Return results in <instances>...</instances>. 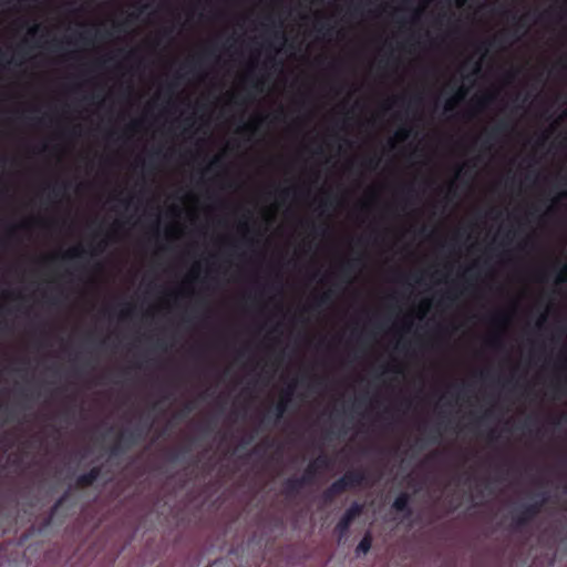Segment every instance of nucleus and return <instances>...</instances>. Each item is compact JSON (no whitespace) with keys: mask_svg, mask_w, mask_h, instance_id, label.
Segmentation results:
<instances>
[{"mask_svg":"<svg viewBox=\"0 0 567 567\" xmlns=\"http://www.w3.org/2000/svg\"><path fill=\"white\" fill-rule=\"evenodd\" d=\"M367 480V474L363 470L347 471L338 481L344 487V491L361 486Z\"/></svg>","mask_w":567,"mask_h":567,"instance_id":"obj_5","label":"nucleus"},{"mask_svg":"<svg viewBox=\"0 0 567 567\" xmlns=\"http://www.w3.org/2000/svg\"><path fill=\"white\" fill-rule=\"evenodd\" d=\"M66 187H68L66 183L56 184V185L52 186L51 193L58 197L66 189Z\"/></svg>","mask_w":567,"mask_h":567,"instance_id":"obj_20","label":"nucleus"},{"mask_svg":"<svg viewBox=\"0 0 567 567\" xmlns=\"http://www.w3.org/2000/svg\"><path fill=\"white\" fill-rule=\"evenodd\" d=\"M550 14V11H547L545 14H543L542 17H546V16H549Z\"/></svg>","mask_w":567,"mask_h":567,"instance_id":"obj_44","label":"nucleus"},{"mask_svg":"<svg viewBox=\"0 0 567 567\" xmlns=\"http://www.w3.org/2000/svg\"><path fill=\"white\" fill-rule=\"evenodd\" d=\"M378 164H379V158H377V157H370V158H368V159L365 161V165H367L369 168H371V169L377 168Z\"/></svg>","mask_w":567,"mask_h":567,"instance_id":"obj_23","label":"nucleus"},{"mask_svg":"<svg viewBox=\"0 0 567 567\" xmlns=\"http://www.w3.org/2000/svg\"><path fill=\"white\" fill-rule=\"evenodd\" d=\"M306 485V477H289L284 482V494L287 497H295Z\"/></svg>","mask_w":567,"mask_h":567,"instance_id":"obj_7","label":"nucleus"},{"mask_svg":"<svg viewBox=\"0 0 567 567\" xmlns=\"http://www.w3.org/2000/svg\"><path fill=\"white\" fill-rule=\"evenodd\" d=\"M320 206H321V207H329V206H332V202H331V200H323V202H321Z\"/></svg>","mask_w":567,"mask_h":567,"instance_id":"obj_32","label":"nucleus"},{"mask_svg":"<svg viewBox=\"0 0 567 567\" xmlns=\"http://www.w3.org/2000/svg\"><path fill=\"white\" fill-rule=\"evenodd\" d=\"M503 42H505V34H501L498 37H495L492 41L488 42V45H494V44H502ZM478 51H481L482 53H485L487 51V43H482L478 45L477 48Z\"/></svg>","mask_w":567,"mask_h":567,"instance_id":"obj_17","label":"nucleus"},{"mask_svg":"<svg viewBox=\"0 0 567 567\" xmlns=\"http://www.w3.org/2000/svg\"><path fill=\"white\" fill-rule=\"evenodd\" d=\"M561 198H567V190L560 194Z\"/></svg>","mask_w":567,"mask_h":567,"instance_id":"obj_41","label":"nucleus"},{"mask_svg":"<svg viewBox=\"0 0 567 567\" xmlns=\"http://www.w3.org/2000/svg\"><path fill=\"white\" fill-rule=\"evenodd\" d=\"M140 435H137L136 431H125L121 432L116 442L111 446L110 453L112 456H116L122 454L125 450L133 446Z\"/></svg>","mask_w":567,"mask_h":567,"instance_id":"obj_4","label":"nucleus"},{"mask_svg":"<svg viewBox=\"0 0 567 567\" xmlns=\"http://www.w3.org/2000/svg\"><path fill=\"white\" fill-rule=\"evenodd\" d=\"M104 248H105V243H104V241H101V243H99V244L94 247L93 252H94V254H100V252H102V251L104 250Z\"/></svg>","mask_w":567,"mask_h":567,"instance_id":"obj_25","label":"nucleus"},{"mask_svg":"<svg viewBox=\"0 0 567 567\" xmlns=\"http://www.w3.org/2000/svg\"><path fill=\"white\" fill-rule=\"evenodd\" d=\"M363 504L359 502H353L346 509V512L343 513V515L336 525V532L338 533L339 538H342L348 534L352 522L363 513Z\"/></svg>","mask_w":567,"mask_h":567,"instance_id":"obj_2","label":"nucleus"},{"mask_svg":"<svg viewBox=\"0 0 567 567\" xmlns=\"http://www.w3.org/2000/svg\"><path fill=\"white\" fill-rule=\"evenodd\" d=\"M344 492V487L338 480H336L328 488L323 491L321 497L324 504H331L338 495H341Z\"/></svg>","mask_w":567,"mask_h":567,"instance_id":"obj_9","label":"nucleus"},{"mask_svg":"<svg viewBox=\"0 0 567 567\" xmlns=\"http://www.w3.org/2000/svg\"><path fill=\"white\" fill-rule=\"evenodd\" d=\"M540 496V499L523 505L513 514V524L516 528L525 527L542 512L547 497L545 493H542Z\"/></svg>","mask_w":567,"mask_h":567,"instance_id":"obj_1","label":"nucleus"},{"mask_svg":"<svg viewBox=\"0 0 567 567\" xmlns=\"http://www.w3.org/2000/svg\"><path fill=\"white\" fill-rule=\"evenodd\" d=\"M331 296H332V291L331 290L322 293L321 296L316 298L313 306L317 308V307H321L323 305L329 303L331 301Z\"/></svg>","mask_w":567,"mask_h":567,"instance_id":"obj_18","label":"nucleus"},{"mask_svg":"<svg viewBox=\"0 0 567 567\" xmlns=\"http://www.w3.org/2000/svg\"><path fill=\"white\" fill-rule=\"evenodd\" d=\"M467 93H468V90L465 86H463V85L460 86L457 89V91L455 92V94L446 101L445 111L446 112L453 111L456 107V105L465 99Z\"/></svg>","mask_w":567,"mask_h":567,"instance_id":"obj_10","label":"nucleus"},{"mask_svg":"<svg viewBox=\"0 0 567 567\" xmlns=\"http://www.w3.org/2000/svg\"><path fill=\"white\" fill-rule=\"evenodd\" d=\"M254 128H255V124L254 123H248V124H245L243 126L244 131H252Z\"/></svg>","mask_w":567,"mask_h":567,"instance_id":"obj_30","label":"nucleus"},{"mask_svg":"<svg viewBox=\"0 0 567 567\" xmlns=\"http://www.w3.org/2000/svg\"><path fill=\"white\" fill-rule=\"evenodd\" d=\"M493 321L495 322H504L505 321V316L504 315H496L493 317Z\"/></svg>","mask_w":567,"mask_h":567,"instance_id":"obj_26","label":"nucleus"},{"mask_svg":"<svg viewBox=\"0 0 567 567\" xmlns=\"http://www.w3.org/2000/svg\"><path fill=\"white\" fill-rule=\"evenodd\" d=\"M251 74H252V73H251V71L249 70V72H248V74H247V78H249V79H250Z\"/></svg>","mask_w":567,"mask_h":567,"instance_id":"obj_45","label":"nucleus"},{"mask_svg":"<svg viewBox=\"0 0 567 567\" xmlns=\"http://www.w3.org/2000/svg\"><path fill=\"white\" fill-rule=\"evenodd\" d=\"M445 298H446V299H451V300L453 299V298L451 297V295H450V293H447V295L445 296Z\"/></svg>","mask_w":567,"mask_h":567,"instance_id":"obj_43","label":"nucleus"},{"mask_svg":"<svg viewBox=\"0 0 567 567\" xmlns=\"http://www.w3.org/2000/svg\"><path fill=\"white\" fill-rule=\"evenodd\" d=\"M492 99H493V96H492V95L485 96V97H483L482 100H480V103H481L482 105H485V104H487L488 102H491V101H492Z\"/></svg>","mask_w":567,"mask_h":567,"instance_id":"obj_29","label":"nucleus"},{"mask_svg":"<svg viewBox=\"0 0 567 567\" xmlns=\"http://www.w3.org/2000/svg\"><path fill=\"white\" fill-rule=\"evenodd\" d=\"M193 409H194L193 404L192 403H187L185 405V413H189L190 411H193Z\"/></svg>","mask_w":567,"mask_h":567,"instance_id":"obj_33","label":"nucleus"},{"mask_svg":"<svg viewBox=\"0 0 567 567\" xmlns=\"http://www.w3.org/2000/svg\"><path fill=\"white\" fill-rule=\"evenodd\" d=\"M410 135H411V130L408 128V127H401L395 133L396 138L400 140V141L408 140L410 137Z\"/></svg>","mask_w":567,"mask_h":567,"instance_id":"obj_19","label":"nucleus"},{"mask_svg":"<svg viewBox=\"0 0 567 567\" xmlns=\"http://www.w3.org/2000/svg\"><path fill=\"white\" fill-rule=\"evenodd\" d=\"M358 260L359 259H353L341 264L340 276L342 277V279H344L346 281L350 280L353 270L357 268Z\"/></svg>","mask_w":567,"mask_h":567,"instance_id":"obj_13","label":"nucleus"},{"mask_svg":"<svg viewBox=\"0 0 567 567\" xmlns=\"http://www.w3.org/2000/svg\"><path fill=\"white\" fill-rule=\"evenodd\" d=\"M518 24H519V25H524V18H519V20H518Z\"/></svg>","mask_w":567,"mask_h":567,"instance_id":"obj_40","label":"nucleus"},{"mask_svg":"<svg viewBox=\"0 0 567 567\" xmlns=\"http://www.w3.org/2000/svg\"><path fill=\"white\" fill-rule=\"evenodd\" d=\"M547 136L546 135H543L539 141H538V145H543L544 142L546 141Z\"/></svg>","mask_w":567,"mask_h":567,"instance_id":"obj_37","label":"nucleus"},{"mask_svg":"<svg viewBox=\"0 0 567 567\" xmlns=\"http://www.w3.org/2000/svg\"><path fill=\"white\" fill-rule=\"evenodd\" d=\"M311 464H315L317 471L326 470L330 466V460L327 455L321 454Z\"/></svg>","mask_w":567,"mask_h":567,"instance_id":"obj_15","label":"nucleus"},{"mask_svg":"<svg viewBox=\"0 0 567 567\" xmlns=\"http://www.w3.org/2000/svg\"><path fill=\"white\" fill-rule=\"evenodd\" d=\"M130 313V309L127 311L121 312V319L123 320Z\"/></svg>","mask_w":567,"mask_h":567,"instance_id":"obj_38","label":"nucleus"},{"mask_svg":"<svg viewBox=\"0 0 567 567\" xmlns=\"http://www.w3.org/2000/svg\"><path fill=\"white\" fill-rule=\"evenodd\" d=\"M38 29H39V25H37V24H35V25H33V27L29 30V33H30V34H34V33L38 31Z\"/></svg>","mask_w":567,"mask_h":567,"instance_id":"obj_34","label":"nucleus"},{"mask_svg":"<svg viewBox=\"0 0 567 567\" xmlns=\"http://www.w3.org/2000/svg\"><path fill=\"white\" fill-rule=\"evenodd\" d=\"M293 385H289L281 394L280 401L268 411L265 415L264 420L269 421L271 416H274V421H279L287 411L288 403L291 400V395L293 393Z\"/></svg>","mask_w":567,"mask_h":567,"instance_id":"obj_3","label":"nucleus"},{"mask_svg":"<svg viewBox=\"0 0 567 567\" xmlns=\"http://www.w3.org/2000/svg\"><path fill=\"white\" fill-rule=\"evenodd\" d=\"M467 0H456L457 7H463Z\"/></svg>","mask_w":567,"mask_h":567,"instance_id":"obj_36","label":"nucleus"},{"mask_svg":"<svg viewBox=\"0 0 567 567\" xmlns=\"http://www.w3.org/2000/svg\"><path fill=\"white\" fill-rule=\"evenodd\" d=\"M259 84H260V81H256V82H254L252 86H254L256 90H258V91H259V90H260V89H259Z\"/></svg>","mask_w":567,"mask_h":567,"instance_id":"obj_39","label":"nucleus"},{"mask_svg":"<svg viewBox=\"0 0 567 567\" xmlns=\"http://www.w3.org/2000/svg\"><path fill=\"white\" fill-rule=\"evenodd\" d=\"M279 195H280L281 198L286 199L290 195V190L289 189H281Z\"/></svg>","mask_w":567,"mask_h":567,"instance_id":"obj_28","label":"nucleus"},{"mask_svg":"<svg viewBox=\"0 0 567 567\" xmlns=\"http://www.w3.org/2000/svg\"><path fill=\"white\" fill-rule=\"evenodd\" d=\"M422 308H423V311L429 310V308H430V303H429L427 301L423 302V303H422Z\"/></svg>","mask_w":567,"mask_h":567,"instance_id":"obj_35","label":"nucleus"},{"mask_svg":"<svg viewBox=\"0 0 567 567\" xmlns=\"http://www.w3.org/2000/svg\"><path fill=\"white\" fill-rule=\"evenodd\" d=\"M317 473L318 471L316 470L315 464L310 463L300 477H306V485H310L313 483Z\"/></svg>","mask_w":567,"mask_h":567,"instance_id":"obj_14","label":"nucleus"},{"mask_svg":"<svg viewBox=\"0 0 567 567\" xmlns=\"http://www.w3.org/2000/svg\"><path fill=\"white\" fill-rule=\"evenodd\" d=\"M274 37H275V39H278L280 42H282V41L285 40V35H284V33H282V32H278V31H276V32L274 33Z\"/></svg>","mask_w":567,"mask_h":567,"instance_id":"obj_27","label":"nucleus"},{"mask_svg":"<svg viewBox=\"0 0 567 567\" xmlns=\"http://www.w3.org/2000/svg\"><path fill=\"white\" fill-rule=\"evenodd\" d=\"M371 546H372V535L370 532H367L355 548L357 555L358 556H360L362 554L365 555L371 549Z\"/></svg>","mask_w":567,"mask_h":567,"instance_id":"obj_12","label":"nucleus"},{"mask_svg":"<svg viewBox=\"0 0 567 567\" xmlns=\"http://www.w3.org/2000/svg\"><path fill=\"white\" fill-rule=\"evenodd\" d=\"M489 344L493 347V348H499L502 346V340L498 336L496 337H493L491 340H489Z\"/></svg>","mask_w":567,"mask_h":567,"instance_id":"obj_24","label":"nucleus"},{"mask_svg":"<svg viewBox=\"0 0 567 567\" xmlns=\"http://www.w3.org/2000/svg\"><path fill=\"white\" fill-rule=\"evenodd\" d=\"M210 53H213V50H210V49L206 50V54L207 55L210 54Z\"/></svg>","mask_w":567,"mask_h":567,"instance_id":"obj_42","label":"nucleus"},{"mask_svg":"<svg viewBox=\"0 0 567 567\" xmlns=\"http://www.w3.org/2000/svg\"><path fill=\"white\" fill-rule=\"evenodd\" d=\"M411 496L406 492H401L392 503V508L398 513H403L406 517L412 515L410 506Z\"/></svg>","mask_w":567,"mask_h":567,"instance_id":"obj_8","label":"nucleus"},{"mask_svg":"<svg viewBox=\"0 0 567 567\" xmlns=\"http://www.w3.org/2000/svg\"><path fill=\"white\" fill-rule=\"evenodd\" d=\"M557 282H559V284H565V282H567V264H565V265L560 268V270H559V272H558V275H557Z\"/></svg>","mask_w":567,"mask_h":567,"instance_id":"obj_22","label":"nucleus"},{"mask_svg":"<svg viewBox=\"0 0 567 567\" xmlns=\"http://www.w3.org/2000/svg\"><path fill=\"white\" fill-rule=\"evenodd\" d=\"M68 498V493H64L55 503L54 505L52 506L51 511H50V515H49V518L47 520V525H49L53 518V516L55 515L56 511L65 503Z\"/></svg>","mask_w":567,"mask_h":567,"instance_id":"obj_16","label":"nucleus"},{"mask_svg":"<svg viewBox=\"0 0 567 567\" xmlns=\"http://www.w3.org/2000/svg\"><path fill=\"white\" fill-rule=\"evenodd\" d=\"M102 473L101 466H93L89 472L79 475L75 480V485L80 488L92 486Z\"/></svg>","mask_w":567,"mask_h":567,"instance_id":"obj_6","label":"nucleus"},{"mask_svg":"<svg viewBox=\"0 0 567 567\" xmlns=\"http://www.w3.org/2000/svg\"><path fill=\"white\" fill-rule=\"evenodd\" d=\"M220 165V157L217 156L212 161V166H219Z\"/></svg>","mask_w":567,"mask_h":567,"instance_id":"obj_31","label":"nucleus"},{"mask_svg":"<svg viewBox=\"0 0 567 567\" xmlns=\"http://www.w3.org/2000/svg\"><path fill=\"white\" fill-rule=\"evenodd\" d=\"M511 128V125L507 121H501L497 125H495L488 133L486 140L483 142V146L489 140H495L498 135L507 132Z\"/></svg>","mask_w":567,"mask_h":567,"instance_id":"obj_11","label":"nucleus"},{"mask_svg":"<svg viewBox=\"0 0 567 567\" xmlns=\"http://www.w3.org/2000/svg\"><path fill=\"white\" fill-rule=\"evenodd\" d=\"M84 252V250L80 247H74L72 249H70L65 255L64 257L65 258H75V257H81L82 254Z\"/></svg>","mask_w":567,"mask_h":567,"instance_id":"obj_21","label":"nucleus"}]
</instances>
